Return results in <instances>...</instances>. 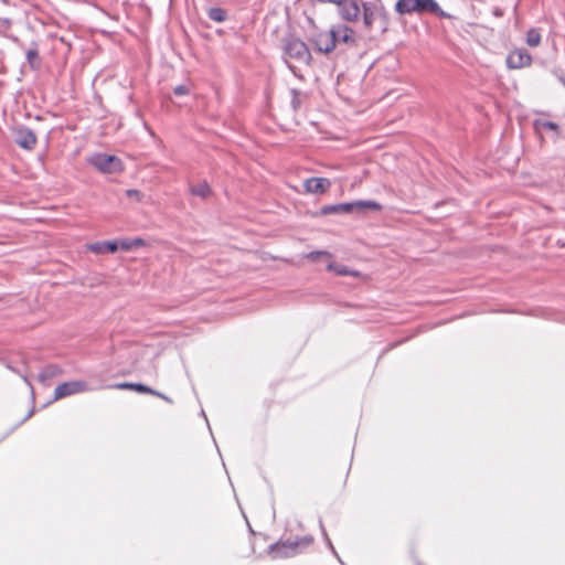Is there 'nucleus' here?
I'll list each match as a JSON object with an SVG mask.
<instances>
[{
  "label": "nucleus",
  "mask_w": 565,
  "mask_h": 565,
  "mask_svg": "<svg viewBox=\"0 0 565 565\" xmlns=\"http://www.w3.org/2000/svg\"><path fill=\"white\" fill-rule=\"evenodd\" d=\"M363 30L370 33L374 26H377L381 34H384L390 29L388 12L382 4L374 2H362Z\"/></svg>",
  "instance_id": "f257e3e1"
},
{
  "label": "nucleus",
  "mask_w": 565,
  "mask_h": 565,
  "mask_svg": "<svg viewBox=\"0 0 565 565\" xmlns=\"http://www.w3.org/2000/svg\"><path fill=\"white\" fill-rule=\"evenodd\" d=\"M313 541L312 535L279 540L269 546L268 553L274 559L294 557L307 550Z\"/></svg>",
  "instance_id": "f03ea898"
},
{
  "label": "nucleus",
  "mask_w": 565,
  "mask_h": 565,
  "mask_svg": "<svg viewBox=\"0 0 565 565\" xmlns=\"http://www.w3.org/2000/svg\"><path fill=\"white\" fill-rule=\"evenodd\" d=\"M395 11L401 14H412V13H424L429 12L439 18H449L450 15L446 13L438 4L436 0H398L394 7Z\"/></svg>",
  "instance_id": "7ed1b4c3"
},
{
  "label": "nucleus",
  "mask_w": 565,
  "mask_h": 565,
  "mask_svg": "<svg viewBox=\"0 0 565 565\" xmlns=\"http://www.w3.org/2000/svg\"><path fill=\"white\" fill-rule=\"evenodd\" d=\"M365 210L381 211L382 205L373 200H359L353 202H343L330 205H323L320 210L322 215L330 214H361Z\"/></svg>",
  "instance_id": "20e7f679"
},
{
  "label": "nucleus",
  "mask_w": 565,
  "mask_h": 565,
  "mask_svg": "<svg viewBox=\"0 0 565 565\" xmlns=\"http://www.w3.org/2000/svg\"><path fill=\"white\" fill-rule=\"evenodd\" d=\"M282 50L286 61L287 58H292L299 63L309 64L311 60V54L307 44L292 35L284 39Z\"/></svg>",
  "instance_id": "39448f33"
},
{
  "label": "nucleus",
  "mask_w": 565,
  "mask_h": 565,
  "mask_svg": "<svg viewBox=\"0 0 565 565\" xmlns=\"http://www.w3.org/2000/svg\"><path fill=\"white\" fill-rule=\"evenodd\" d=\"M89 163L103 173H117L121 172L124 167L121 160L111 154L95 153Z\"/></svg>",
  "instance_id": "423d86ee"
},
{
  "label": "nucleus",
  "mask_w": 565,
  "mask_h": 565,
  "mask_svg": "<svg viewBox=\"0 0 565 565\" xmlns=\"http://www.w3.org/2000/svg\"><path fill=\"white\" fill-rule=\"evenodd\" d=\"M14 142L22 149L32 151L36 143L38 137L35 132L26 126H17L12 129Z\"/></svg>",
  "instance_id": "0eeeda50"
},
{
  "label": "nucleus",
  "mask_w": 565,
  "mask_h": 565,
  "mask_svg": "<svg viewBox=\"0 0 565 565\" xmlns=\"http://www.w3.org/2000/svg\"><path fill=\"white\" fill-rule=\"evenodd\" d=\"M338 13L347 22H356L361 18L362 6L358 0H341L338 4Z\"/></svg>",
  "instance_id": "6e6552de"
},
{
  "label": "nucleus",
  "mask_w": 565,
  "mask_h": 565,
  "mask_svg": "<svg viewBox=\"0 0 565 565\" xmlns=\"http://www.w3.org/2000/svg\"><path fill=\"white\" fill-rule=\"evenodd\" d=\"M86 391H88V385L84 381L65 382L55 387L54 399L64 398L66 396Z\"/></svg>",
  "instance_id": "1a4fd4ad"
},
{
  "label": "nucleus",
  "mask_w": 565,
  "mask_h": 565,
  "mask_svg": "<svg viewBox=\"0 0 565 565\" xmlns=\"http://www.w3.org/2000/svg\"><path fill=\"white\" fill-rule=\"evenodd\" d=\"M532 56L525 49H515L507 56V66L511 70L530 66Z\"/></svg>",
  "instance_id": "9d476101"
},
{
  "label": "nucleus",
  "mask_w": 565,
  "mask_h": 565,
  "mask_svg": "<svg viewBox=\"0 0 565 565\" xmlns=\"http://www.w3.org/2000/svg\"><path fill=\"white\" fill-rule=\"evenodd\" d=\"M331 33H334L335 44L339 42L349 44L351 46L356 45L355 32L352 28L347 24H337L330 29Z\"/></svg>",
  "instance_id": "9b49d317"
},
{
  "label": "nucleus",
  "mask_w": 565,
  "mask_h": 565,
  "mask_svg": "<svg viewBox=\"0 0 565 565\" xmlns=\"http://www.w3.org/2000/svg\"><path fill=\"white\" fill-rule=\"evenodd\" d=\"M331 182L326 178H309L303 181V189L307 193L322 194L329 190Z\"/></svg>",
  "instance_id": "f8f14e48"
},
{
  "label": "nucleus",
  "mask_w": 565,
  "mask_h": 565,
  "mask_svg": "<svg viewBox=\"0 0 565 565\" xmlns=\"http://www.w3.org/2000/svg\"><path fill=\"white\" fill-rule=\"evenodd\" d=\"M316 49L321 53H330L335 49L334 33L329 30L326 33H321L317 36Z\"/></svg>",
  "instance_id": "ddd939ff"
},
{
  "label": "nucleus",
  "mask_w": 565,
  "mask_h": 565,
  "mask_svg": "<svg viewBox=\"0 0 565 565\" xmlns=\"http://www.w3.org/2000/svg\"><path fill=\"white\" fill-rule=\"evenodd\" d=\"M25 57H26V62L29 64V66L32 68V70H39L40 66H41V58H40V55H39V50H38V44L36 43H32V46L26 50L25 52Z\"/></svg>",
  "instance_id": "4468645a"
},
{
  "label": "nucleus",
  "mask_w": 565,
  "mask_h": 565,
  "mask_svg": "<svg viewBox=\"0 0 565 565\" xmlns=\"http://www.w3.org/2000/svg\"><path fill=\"white\" fill-rule=\"evenodd\" d=\"M90 248L95 253H104V252L115 253L118 250L119 245L117 242L106 241L103 243H96V244L92 245Z\"/></svg>",
  "instance_id": "2eb2a0df"
},
{
  "label": "nucleus",
  "mask_w": 565,
  "mask_h": 565,
  "mask_svg": "<svg viewBox=\"0 0 565 565\" xmlns=\"http://www.w3.org/2000/svg\"><path fill=\"white\" fill-rule=\"evenodd\" d=\"M190 193L195 195V196H200L202 199H206L211 195L212 193V190H211V186L210 184L206 182V181H203L196 185H192L190 188Z\"/></svg>",
  "instance_id": "dca6fc26"
},
{
  "label": "nucleus",
  "mask_w": 565,
  "mask_h": 565,
  "mask_svg": "<svg viewBox=\"0 0 565 565\" xmlns=\"http://www.w3.org/2000/svg\"><path fill=\"white\" fill-rule=\"evenodd\" d=\"M207 17L215 22H224L227 20V11L220 7H213L207 10Z\"/></svg>",
  "instance_id": "f3484780"
},
{
  "label": "nucleus",
  "mask_w": 565,
  "mask_h": 565,
  "mask_svg": "<svg viewBox=\"0 0 565 565\" xmlns=\"http://www.w3.org/2000/svg\"><path fill=\"white\" fill-rule=\"evenodd\" d=\"M328 270L334 271L339 276H356L358 273L350 270L347 266L330 262L327 266Z\"/></svg>",
  "instance_id": "a211bd4d"
},
{
  "label": "nucleus",
  "mask_w": 565,
  "mask_h": 565,
  "mask_svg": "<svg viewBox=\"0 0 565 565\" xmlns=\"http://www.w3.org/2000/svg\"><path fill=\"white\" fill-rule=\"evenodd\" d=\"M526 44L531 47H536L540 45L541 43V33H540V30L536 29V28H531L527 32H526Z\"/></svg>",
  "instance_id": "6ab92c4d"
},
{
  "label": "nucleus",
  "mask_w": 565,
  "mask_h": 565,
  "mask_svg": "<svg viewBox=\"0 0 565 565\" xmlns=\"http://www.w3.org/2000/svg\"><path fill=\"white\" fill-rule=\"evenodd\" d=\"M534 127L536 130H542V129H546V130H552L554 131L556 135L559 134V127L556 122L554 121H548V120H543V119H536L534 121Z\"/></svg>",
  "instance_id": "aec40b11"
},
{
  "label": "nucleus",
  "mask_w": 565,
  "mask_h": 565,
  "mask_svg": "<svg viewBox=\"0 0 565 565\" xmlns=\"http://www.w3.org/2000/svg\"><path fill=\"white\" fill-rule=\"evenodd\" d=\"M291 95V107L296 111L300 108L302 103V93L296 88L290 89Z\"/></svg>",
  "instance_id": "412c9836"
},
{
  "label": "nucleus",
  "mask_w": 565,
  "mask_h": 565,
  "mask_svg": "<svg viewBox=\"0 0 565 565\" xmlns=\"http://www.w3.org/2000/svg\"><path fill=\"white\" fill-rule=\"evenodd\" d=\"M320 257H327V258H331V254L328 253V252H322V250H316V252H311L307 255V258L312 260V262H316L318 260Z\"/></svg>",
  "instance_id": "4be33fe9"
},
{
  "label": "nucleus",
  "mask_w": 565,
  "mask_h": 565,
  "mask_svg": "<svg viewBox=\"0 0 565 565\" xmlns=\"http://www.w3.org/2000/svg\"><path fill=\"white\" fill-rule=\"evenodd\" d=\"M134 391L138 392V393H147V394H151V393H154V390L145 385V384H141V383H135L134 384Z\"/></svg>",
  "instance_id": "5701e85b"
},
{
  "label": "nucleus",
  "mask_w": 565,
  "mask_h": 565,
  "mask_svg": "<svg viewBox=\"0 0 565 565\" xmlns=\"http://www.w3.org/2000/svg\"><path fill=\"white\" fill-rule=\"evenodd\" d=\"M319 524H320V529H321L322 535H323V537H324V540H326V542H327V544H328L329 548H330V550L332 551V553L338 557V554H337V552H335V550H334V547H333V545H332V543H331V541H330V539H329V536H328V534H327V531H326V529H324L323 522H322L321 520H320Z\"/></svg>",
  "instance_id": "b1692460"
},
{
  "label": "nucleus",
  "mask_w": 565,
  "mask_h": 565,
  "mask_svg": "<svg viewBox=\"0 0 565 565\" xmlns=\"http://www.w3.org/2000/svg\"><path fill=\"white\" fill-rule=\"evenodd\" d=\"M126 195H127L128 198H130V199L136 200V201H141V199H142V196H143V194H142L140 191L136 190V189H129V190H127V191H126Z\"/></svg>",
  "instance_id": "393cba45"
},
{
  "label": "nucleus",
  "mask_w": 565,
  "mask_h": 565,
  "mask_svg": "<svg viewBox=\"0 0 565 565\" xmlns=\"http://www.w3.org/2000/svg\"><path fill=\"white\" fill-rule=\"evenodd\" d=\"M11 20L8 18H0V33L7 32L11 28Z\"/></svg>",
  "instance_id": "a878e982"
},
{
  "label": "nucleus",
  "mask_w": 565,
  "mask_h": 565,
  "mask_svg": "<svg viewBox=\"0 0 565 565\" xmlns=\"http://www.w3.org/2000/svg\"><path fill=\"white\" fill-rule=\"evenodd\" d=\"M174 94L178 95V96H183V95H186L189 94L190 89L188 86L185 85H179L177 86L174 89H173Z\"/></svg>",
  "instance_id": "bb28decb"
},
{
  "label": "nucleus",
  "mask_w": 565,
  "mask_h": 565,
  "mask_svg": "<svg viewBox=\"0 0 565 565\" xmlns=\"http://www.w3.org/2000/svg\"><path fill=\"white\" fill-rule=\"evenodd\" d=\"M54 373L55 366H49L39 376L41 381H44L47 376L53 375Z\"/></svg>",
  "instance_id": "cd10ccee"
},
{
  "label": "nucleus",
  "mask_w": 565,
  "mask_h": 565,
  "mask_svg": "<svg viewBox=\"0 0 565 565\" xmlns=\"http://www.w3.org/2000/svg\"><path fill=\"white\" fill-rule=\"evenodd\" d=\"M120 247L124 250H129V249L132 248V243H131V241L124 239V241L120 242Z\"/></svg>",
  "instance_id": "c85d7f7f"
},
{
  "label": "nucleus",
  "mask_w": 565,
  "mask_h": 565,
  "mask_svg": "<svg viewBox=\"0 0 565 565\" xmlns=\"http://www.w3.org/2000/svg\"><path fill=\"white\" fill-rule=\"evenodd\" d=\"M134 384L135 383L125 382V383L117 384L116 387L120 388V390H134Z\"/></svg>",
  "instance_id": "c756f323"
},
{
  "label": "nucleus",
  "mask_w": 565,
  "mask_h": 565,
  "mask_svg": "<svg viewBox=\"0 0 565 565\" xmlns=\"http://www.w3.org/2000/svg\"><path fill=\"white\" fill-rule=\"evenodd\" d=\"M151 395L158 396V397L162 398L163 401H166L168 403H172V399L169 396H167L163 393H160V392H158L156 390H154V393H151Z\"/></svg>",
  "instance_id": "7c9ffc66"
},
{
  "label": "nucleus",
  "mask_w": 565,
  "mask_h": 565,
  "mask_svg": "<svg viewBox=\"0 0 565 565\" xmlns=\"http://www.w3.org/2000/svg\"><path fill=\"white\" fill-rule=\"evenodd\" d=\"M131 243H132V248L142 246L145 244L143 239H141V238H135L131 241Z\"/></svg>",
  "instance_id": "2f4dec72"
},
{
  "label": "nucleus",
  "mask_w": 565,
  "mask_h": 565,
  "mask_svg": "<svg viewBox=\"0 0 565 565\" xmlns=\"http://www.w3.org/2000/svg\"><path fill=\"white\" fill-rule=\"evenodd\" d=\"M319 2H329V3H335L337 6L341 0H318Z\"/></svg>",
  "instance_id": "473e14b6"
},
{
  "label": "nucleus",
  "mask_w": 565,
  "mask_h": 565,
  "mask_svg": "<svg viewBox=\"0 0 565 565\" xmlns=\"http://www.w3.org/2000/svg\"><path fill=\"white\" fill-rule=\"evenodd\" d=\"M10 39H11L13 42H15V43H18V44H20V45H21V43H20V41H19V39H18L17 36H10Z\"/></svg>",
  "instance_id": "72a5a7b5"
},
{
  "label": "nucleus",
  "mask_w": 565,
  "mask_h": 565,
  "mask_svg": "<svg viewBox=\"0 0 565 565\" xmlns=\"http://www.w3.org/2000/svg\"><path fill=\"white\" fill-rule=\"evenodd\" d=\"M287 65L291 71H294V66L291 64L287 63Z\"/></svg>",
  "instance_id": "f704fd0d"
}]
</instances>
